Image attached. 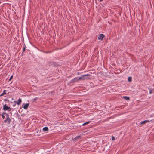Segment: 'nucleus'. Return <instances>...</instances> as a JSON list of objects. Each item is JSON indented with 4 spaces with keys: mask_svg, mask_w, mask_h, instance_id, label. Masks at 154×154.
<instances>
[{
    "mask_svg": "<svg viewBox=\"0 0 154 154\" xmlns=\"http://www.w3.org/2000/svg\"><path fill=\"white\" fill-rule=\"evenodd\" d=\"M79 80V77H75L72 79L70 82H69L68 84L70 85H73L75 82H78Z\"/></svg>",
    "mask_w": 154,
    "mask_h": 154,
    "instance_id": "f257e3e1",
    "label": "nucleus"
},
{
    "mask_svg": "<svg viewBox=\"0 0 154 154\" xmlns=\"http://www.w3.org/2000/svg\"><path fill=\"white\" fill-rule=\"evenodd\" d=\"M3 110L5 111L7 110L8 111H10L11 110V108L8 106L7 105L5 104L3 106Z\"/></svg>",
    "mask_w": 154,
    "mask_h": 154,
    "instance_id": "f03ea898",
    "label": "nucleus"
},
{
    "mask_svg": "<svg viewBox=\"0 0 154 154\" xmlns=\"http://www.w3.org/2000/svg\"><path fill=\"white\" fill-rule=\"evenodd\" d=\"M49 65L53 67L58 66L59 65L56 62H49Z\"/></svg>",
    "mask_w": 154,
    "mask_h": 154,
    "instance_id": "7ed1b4c3",
    "label": "nucleus"
},
{
    "mask_svg": "<svg viewBox=\"0 0 154 154\" xmlns=\"http://www.w3.org/2000/svg\"><path fill=\"white\" fill-rule=\"evenodd\" d=\"M90 75L88 74H86L85 75H83L79 77V80H85V77H86V76H90Z\"/></svg>",
    "mask_w": 154,
    "mask_h": 154,
    "instance_id": "20e7f679",
    "label": "nucleus"
},
{
    "mask_svg": "<svg viewBox=\"0 0 154 154\" xmlns=\"http://www.w3.org/2000/svg\"><path fill=\"white\" fill-rule=\"evenodd\" d=\"M105 37V35L103 34H101L99 35L98 37V39L102 41L103 38Z\"/></svg>",
    "mask_w": 154,
    "mask_h": 154,
    "instance_id": "39448f33",
    "label": "nucleus"
},
{
    "mask_svg": "<svg viewBox=\"0 0 154 154\" xmlns=\"http://www.w3.org/2000/svg\"><path fill=\"white\" fill-rule=\"evenodd\" d=\"M11 119L10 118L6 117V119L4 121V122L9 124L11 122Z\"/></svg>",
    "mask_w": 154,
    "mask_h": 154,
    "instance_id": "423d86ee",
    "label": "nucleus"
},
{
    "mask_svg": "<svg viewBox=\"0 0 154 154\" xmlns=\"http://www.w3.org/2000/svg\"><path fill=\"white\" fill-rule=\"evenodd\" d=\"M14 103H16H16H17V104L18 105H20L21 102H22V100H21V98H19L18 99V101H14Z\"/></svg>",
    "mask_w": 154,
    "mask_h": 154,
    "instance_id": "0eeeda50",
    "label": "nucleus"
},
{
    "mask_svg": "<svg viewBox=\"0 0 154 154\" xmlns=\"http://www.w3.org/2000/svg\"><path fill=\"white\" fill-rule=\"evenodd\" d=\"M81 136L80 135H78L75 137L73 140V141L75 142L78 140L79 139L81 138Z\"/></svg>",
    "mask_w": 154,
    "mask_h": 154,
    "instance_id": "6e6552de",
    "label": "nucleus"
},
{
    "mask_svg": "<svg viewBox=\"0 0 154 154\" xmlns=\"http://www.w3.org/2000/svg\"><path fill=\"white\" fill-rule=\"evenodd\" d=\"M29 105V103H26L24 105L23 108L25 109H27Z\"/></svg>",
    "mask_w": 154,
    "mask_h": 154,
    "instance_id": "1a4fd4ad",
    "label": "nucleus"
},
{
    "mask_svg": "<svg viewBox=\"0 0 154 154\" xmlns=\"http://www.w3.org/2000/svg\"><path fill=\"white\" fill-rule=\"evenodd\" d=\"M149 120H145L143 121H142L140 123V125L144 124L148 122H149Z\"/></svg>",
    "mask_w": 154,
    "mask_h": 154,
    "instance_id": "9d476101",
    "label": "nucleus"
},
{
    "mask_svg": "<svg viewBox=\"0 0 154 154\" xmlns=\"http://www.w3.org/2000/svg\"><path fill=\"white\" fill-rule=\"evenodd\" d=\"M43 130L44 131H48V128L47 127H45L43 128Z\"/></svg>",
    "mask_w": 154,
    "mask_h": 154,
    "instance_id": "9b49d317",
    "label": "nucleus"
},
{
    "mask_svg": "<svg viewBox=\"0 0 154 154\" xmlns=\"http://www.w3.org/2000/svg\"><path fill=\"white\" fill-rule=\"evenodd\" d=\"M123 98L128 100H129L130 99V97H129L127 96H123Z\"/></svg>",
    "mask_w": 154,
    "mask_h": 154,
    "instance_id": "f8f14e48",
    "label": "nucleus"
},
{
    "mask_svg": "<svg viewBox=\"0 0 154 154\" xmlns=\"http://www.w3.org/2000/svg\"><path fill=\"white\" fill-rule=\"evenodd\" d=\"M91 121H88L84 123L83 124H82V126H84L85 125H86L90 123V122H91Z\"/></svg>",
    "mask_w": 154,
    "mask_h": 154,
    "instance_id": "ddd939ff",
    "label": "nucleus"
},
{
    "mask_svg": "<svg viewBox=\"0 0 154 154\" xmlns=\"http://www.w3.org/2000/svg\"><path fill=\"white\" fill-rule=\"evenodd\" d=\"M6 94V90H4L3 91V92L0 95V97H1V96H2L3 95H4L5 94Z\"/></svg>",
    "mask_w": 154,
    "mask_h": 154,
    "instance_id": "4468645a",
    "label": "nucleus"
},
{
    "mask_svg": "<svg viewBox=\"0 0 154 154\" xmlns=\"http://www.w3.org/2000/svg\"><path fill=\"white\" fill-rule=\"evenodd\" d=\"M26 48H25V47H23V52L22 53V55H24L23 53L24 52H25V51Z\"/></svg>",
    "mask_w": 154,
    "mask_h": 154,
    "instance_id": "2eb2a0df",
    "label": "nucleus"
},
{
    "mask_svg": "<svg viewBox=\"0 0 154 154\" xmlns=\"http://www.w3.org/2000/svg\"><path fill=\"white\" fill-rule=\"evenodd\" d=\"M132 80V78L131 77H129L128 78V81L129 82H130Z\"/></svg>",
    "mask_w": 154,
    "mask_h": 154,
    "instance_id": "dca6fc26",
    "label": "nucleus"
},
{
    "mask_svg": "<svg viewBox=\"0 0 154 154\" xmlns=\"http://www.w3.org/2000/svg\"><path fill=\"white\" fill-rule=\"evenodd\" d=\"M2 118L3 119H4L5 118V116H4V115H3V114H1Z\"/></svg>",
    "mask_w": 154,
    "mask_h": 154,
    "instance_id": "f3484780",
    "label": "nucleus"
},
{
    "mask_svg": "<svg viewBox=\"0 0 154 154\" xmlns=\"http://www.w3.org/2000/svg\"><path fill=\"white\" fill-rule=\"evenodd\" d=\"M17 116L18 118H19L20 119L21 118H20V116L18 113H17Z\"/></svg>",
    "mask_w": 154,
    "mask_h": 154,
    "instance_id": "a211bd4d",
    "label": "nucleus"
},
{
    "mask_svg": "<svg viewBox=\"0 0 154 154\" xmlns=\"http://www.w3.org/2000/svg\"><path fill=\"white\" fill-rule=\"evenodd\" d=\"M5 115L6 117L10 118L9 115L8 113H7Z\"/></svg>",
    "mask_w": 154,
    "mask_h": 154,
    "instance_id": "6ab92c4d",
    "label": "nucleus"
},
{
    "mask_svg": "<svg viewBox=\"0 0 154 154\" xmlns=\"http://www.w3.org/2000/svg\"><path fill=\"white\" fill-rule=\"evenodd\" d=\"M5 115L6 117L10 118L9 115L8 113H7Z\"/></svg>",
    "mask_w": 154,
    "mask_h": 154,
    "instance_id": "aec40b11",
    "label": "nucleus"
},
{
    "mask_svg": "<svg viewBox=\"0 0 154 154\" xmlns=\"http://www.w3.org/2000/svg\"><path fill=\"white\" fill-rule=\"evenodd\" d=\"M112 140H115V137L114 136H112Z\"/></svg>",
    "mask_w": 154,
    "mask_h": 154,
    "instance_id": "412c9836",
    "label": "nucleus"
},
{
    "mask_svg": "<svg viewBox=\"0 0 154 154\" xmlns=\"http://www.w3.org/2000/svg\"><path fill=\"white\" fill-rule=\"evenodd\" d=\"M12 78H13V75H11L10 77V78L9 79V81L11 80L12 79Z\"/></svg>",
    "mask_w": 154,
    "mask_h": 154,
    "instance_id": "4be33fe9",
    "label": "nucleus"
},
{
    "mask_svg": "<svg viewBox=\"0 0 154 154\" xmlns=\"http://www.w3.org/2000/svg\"><path fill=\"white\" fill-rule=\"evenodd\" d=\"M5 101H8V102H9V100L8 99H5L4 100Z\"/></svg>",
    "mask_w": 154,
    "mask_h": 154,
    "instance_id": "5701e85b",
    "label": "nucleus"
},
{
    "mask_svg": "<svg viewBox=\"0 0 154 154\" xmlns=\"http://www.w3.org/2000/svg\"><path fill=\"white\" fill-rule=\"evenodd\" d=\"M7 113L5 112H4L2 113V114H3V115H6V114H7Z\"/></svg>",
    "mask_w": 154,
    "mask_h": 154,
    "instance_id": "b1692460",
    "label": "nucleus"
},
{
    "mask_svg": "<svg viewBox=\"0 0 154 154\" xmlns=\"http://www.w3.org/2000/svg\"><path fill=\"white\" fill-rule=\"evenodd\" d=\"M14 104L13 105V107H14L15 106H16V104H17V103H16H16H14Z\"/></svg>",
    "mask_w": 154,
    "mask_h": 154,
    "instance_id": "393cba45",
    "label": "nucleus"
},
{
    "mask_svg": "<svg viewBox=\"0 0 154 154\" xmlns=\"http://www.w3.org/2000/svg\"><path fill=\"white\" fill-rule=\"evenodd\" d=\"M38 97H35L34 99V100L35 101V100H37L38 99Z\"/></svg>",
    "mask_w": 154,
    "mask_h": 154,
    "instance_id": "a878e982",
    "label": "nucleus"
},
{
    "mask_svg": "<svg viewBox=\"0 0 154 154\" xmlns=\"http://www.w3.org/2000/svg\"><path fill=\"white\" fill-rule=\"evenodd\" d=\"M23 47H25V48H26V45H25V44H24Z\"/></svg>",
    "mask_w": 154,
    "mask_h": 154,
    "instance_id": "bb28decb",
    "label": "nucleus"
},
{
    "mask_svg": "<svg viewBox=\"0 0 154 154\" xmlns=\"http://www.w3.org/2000/svg\"><path fill=\"white\" fill-rule=\"evenodd\" d=\"M152 93V91L151 90H150L149 91V93L151 94Z\"/></svg>",
    "mask_w": 154,
    "mask_h": 154,
    "instance_id": "cd10ccee",
    "label": "nucleus"
},
{
    "mask_svg": "<svg viewBox=\"0 0 154 154\" xmlns=\"http://www.w3.org/2000/svg\"><path fill=\"white\" fill-rule=\"evenodd\" d=\"M88 76H86V77H85V79H87L88 78Z\"/></svg>",
    "mask_w": 154,
    "mask_h": 154,
    "instance_id": "c85d7f7f",
    "label": "nucleus"
},
{
    "mask_svg": "<svg viewBox=\"0 0 154 154\" xmlns=\"http://www.w3.org/2000/svg\"><path fill=\"white\" fill-rule=\"evenodd\" d=\"M10 113L11 114V116L12 115V113L10 112Z\"/></svg>",
    "mask_w": 154,
    "mask_h": 154,
    "instance_id": "c756f323",
    "label": "nucleus"
},
{
    "mask_svg": "<svg viewBox=\"0 0 154 154\" xmlns=\"http://www.w3.org/2000/svg\"><path fill=\"white\" fill-rule=\"evenodd\" d=\"M103 0H100V2H101L103 1Z\"/></svg>",
    "mask_w": 154,
    "mask_h": 154,
    "instance_id": "7c9ffc66",
    "label": "nucleus"
}]
</instances>
